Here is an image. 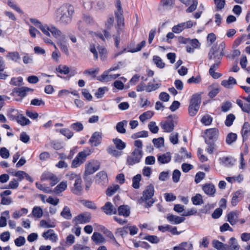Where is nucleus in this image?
<instances>
[{
    "mask_svg": "<svg viewBox=\"0 0 250 250\" xmlns=\"http://www.w3.org/2000/svg\"><path fill=\"white\" fill-rule=\"evenodd\" d=\"M29 21L33 24L39 28L44 35L50 37L51 33L57 40V43L61 51L67 56L69 55L65 36L62 34L60 30L52 25L43 24L36 19L31 18Z\"/></svg>",
    "mask_w": 250,
    "mask_h": 250,
    "instance_id": "f257e3e1",
    "label": "nucleus"
},
{
    "mask_svg": "<svg viewBox=\"0 0 250 250\" xmlns=\"http://www.w3.org/2000/svg\"><path fill=\"white\" fill-rule=\"evenodd\" d=\"M74 12V7L72 6H62L58 9L54 15V18L56 22H61L68 24L71 21L72 16Z\"/></svg>",
    "mask_w": 250,
    "mask_h": 250,
    "instance_id": "f03ea898",
    "label": "nucleus"
},
{
    "mask_svg": "<svg viewBox=\"0 0 250 250\" xmlns=\"http://www.w3.org/2000/svg\"><path fill=\"white\" fill-rule=\"evenodd\" d=\"M154 194V188L152 185L147 186L143 191V196L141 197L140 201L145 203L146 208L151 207L154 203L153 198Z\"/></svg>",
    "mask_w": 250,
    "mask_h": 250,
    "instance_id": "7ed1b4c3",
    "label": "nucleus"
},
{
    "mask_svg": "<svg viewBox=\"0 0 250 250\" xmlns=\"http://www.w3.org/2000/svg\"><path fill=\"white\" fill-rule=\"evenodd\" d=\"M91 154V151L88 148L79 152L76 157L72 161L71 167L72 168H77L80 167L85 162L87 157L89 156Z\"/></svg>",
    "mask_w": 250,
    "mask_h": 250,
    "instance_id": "20e7f679",
    "label": "nucleus"
},
{
    "mask_svg": "<svg viewBox=\"0 0 250 250\" xmlns=\"http://www.w3.org/2000/svg\"><path fill=\"white\" fill-rule=\"evenodd\" d=\"M143 152L142 150L134 149L128 155L126 159V164L129 166H133L140 162L142 159Z\"/></svg>",
    "mask_w": 250,
    "mask_h": 250,
    "instance_id": "39448f33",
    "label": "nucleus"
},
{
    "mask_svg": "<svg viewBox=\"0 0 250 250\" xmlns=\"http://www.w3.org/2000/svg\"><path fill=\"white\" fill-rule=\"evenodd\" d=\"M100 168V163L95 160H91L87 162L85 165V171L84 175L85 176L91 175L99 170Z\"/></svg>",
    "mask_w": 250,
    "mask_h": 250,
    "instance_id": "423d86ee",
    "label": "nucleus"
},
{
    "mask_svg": "<svg viewBox=\"0 0 250 250\" xmlns=\"http://www.w3.org/2000/svg\"><path fill=\"white\" fill-rule=\"evenodd\" d=\"M83 23L86 24L88 26L94 29H97L98 28V24L94 21L92 17L89 15H83V21H80L78 22L77 24L80 29L83 27Z\"/></svg>",
    "mask_w": 250,
    "mask_h": 250,
    "instance_id": "0eeeda50",
    "label": "nucleus"
},
{
    "mask_svg": "<svg viewBox=\"0 0 250 250\" xmlns=\"http://www.w3.org/2000/svg\"><path fill=\"white\" fill-rule=\"evenodd\" d=\"M116 7L117 11L115 12V14L117 20V26L119 28H121L124 25V18L121 2L120 0H116Z\"/></svg>",
    "mask_w": 250,
    "mask_h": 250,
    "instance_id": "6e6552de",
    "label": "nucleus"
},
{
    "mask_svg": "<svg viewBox=\"0 0 250 250\" xmlns=\"http://www.w3.org/2000/svg\"><path fill=\"white\" fill-rule=\"evenodd\" d=\"M160 126L164 131L167 133L171 132L174 128L175 123L171 116H168L167 120L160 123Z\"/></svg>",
    "mask_w": 250,
    "mask_h": 250,
    "instance_id": "1a4fd4ad",
    "label": "nucleus"
},
{
    "mask_svg": "<svg viewBox=\"0 0 250 250\" xmlns=\"http://www.w3.org/2000/svg\"><path fill=\"white\" fill-rule=\"evenodd\" d=\"M186 50L189 53H193L196 49L200 48L201 43L196 39L186 40Z\"/></svg>",
    "mask_w": 250,
    "mask_h": 250,
    "instance_id": "9d476101",
    "label": "nucleus"
},
{
    "mask_svg": "<svg viewBox=\"0 0 250 250\" xmlns=\"http://www.w3.org/2000/svg\"><path fill=\"white\" fill-rule=\"evenodd\" d=\"M41 180L42 181L50 180V185L52 187L56 185L59 181L58 177L49 171L44 172L41 175Z\"/></svg>",
    "mask_w": 250,
    "mask_h": 250,
    "instance_id": "9b49d317",
    "label": "nucleus"
},
{
    "mask_svg": "<svg viewBox=\"0 0 250 250\" xmlns=\"http://www.w3.org/2000/svg\"><path fill=\"white\" fill-rule=\"evenodd\" d=\"M91 215L88 213H83L79 214L74 218L72 220L73 223L75 225L79 224H86L89 223L91 220Z\"/></svg>",
    "mask_w": 250,
    "mask_h": 250,
    "instance_id": "f8f14e48",
    "label": "nucleus"
},
{
    "mask_svg": "<svg viewBox=\"0 0 250 250\" xmlns=\"http://www.w3.org/2000/svg\"><path fill=\"white\" fill-rule=\"evenodd\" d=\"M223 55V51H219L216 46L212 47L208 53L209 59L210 61H221Z\"/></svg>",
    "mask_w": 250,
    "mask_h": 250,
    "instance_id": "ddd939ff",
    "label": "nucleus"
},
{
    "mask_svg": "<svg viewBox=\"0 0 250 250\" xmlns=\"http://www.w3.org/2000/svg\"><path fill=\"white\" fill-rule=\"evenodd\" d=\"M219 133L218 129L216 128L206 129L205 132V141L206 139L209 140V141L216 140L218 138Z\"/></svg>",
    "mask_w": 250,
    "mask_h": 250,
    "instance_id": "4468645a",
    "label": "nucleus"
},
{
    "mask_svg": "<svg viewBox=\"0 0 250 250\" xmlns=\"http://www.w3.org/2000/svg\"><path fill=\"white\" fill-rule=\"evenodd\" d=\"M108 179L107 173L104 171H101L97 173L95 182L97 184L104 186L108 183Z\"/></svg>",
    "mask_w": 250,
    "mask_h": 250,
    "instance_id": "2eb2a0df",
    "label": "nucleus"
},
{
    "mask_svg": "<svg viewBox=\"0 0 250 250\" xmlns=\"http://www.w3.org/2000/svg\"><path fill=\"white\" fill-rule=\"evenodd\" d=\"M102 139V133L100 132H95L90 137L89 143L92 146H97L101 143Z\"/></svg>",
    "mask_w": 250,
    "mask_h": 250,
    "instance_id": "dca6fc26",
    "label": "nucleus"
},
{
    "mask_svg": "<svg viewBox=\"0 0 250 250\" xmlns=\"http://www.w3.org/2000/svg\"><path fill=\"white\" fill-rule=\"evenodd\" d=\"M244 191L239 189L232 194L231 204L233 206H236L244 197Z\"/></svg>",
    "mask_w": 250,
    "mask_h": 250,
    "instance_id": "f3484780",
    "label": "nucleus"
},
{
    "mask_svg": "<svg viewBox=\"0 0 250 250\" xmlns=\"http://www.w3.org/2000/svg\"><path fill=\"white\" fill-rule=\"evenodd\" d=\"M42 236L45 240H49L53 243H56L58 240V237L53 229H48L42 234Z\"/></svg>",
    "mask_w": 250,
    "mask_h": 250,
    "instance_id": "a211bd4d",
    "label": "nucleus"
},
{
    "mask_svg": "<svg viewBox=\"0 0 250 250\" xmlns=\"http://www.w3.org/2000/svg\"><path fill=\"white\" fill-rule=\"evenodd\" d=\"M146 43V41H143L140 43L137 44L136 48H131L132 45H135V43L134 42H132L127 45V47L125 50V51H127V52L130 53H135L138 52L145 46Z\"/></svg>",
    "mask_w": 250,
    "mask_h": 250,
    "instance_id": "6ab92c4d",
    "label": "nucleus"
},
{
    "mask_svg": "<svg viewBox=\"0 0 250 250\" xmlns=\"http://www.w3.org/2000/svg\"><path fill=\"white\" fill-rule=\"evenodd\" d=\"M167 219L170 223L174 225L179 224L185 220L184 217H180L170 213L167 215Z\"/></svg>",
    "mask_w": 250,
    "mask_h": 250,
    "instance_id": "aec40b11",
    "label": "nucleus"
},
{
    "mask_svg": "<svg viewBox=\"0 0 250 250\" xmlns=\"http://www.w3.org/2000/svg\"><path fill=\"white\" fill-rule=\"evenodd\" d=\"M236 84V80L232 77H229L228 79L223 80L221 83V85L227 89L232 88Z\"/></svg>",
    "mask_w": 250,
    "mask_h": 250,
    "instance_id": "412c9836",
    "label": "nucleus"
},
{
    "mask_svg": "<svg viewBox=\"0 0 250 250\" xmlns=\"http://www.w3.org/2000/svg\"><path fill=\"white\" fill-rule=\"evenodd\" d=\"M218 161L221 165L226 167H232L235 163V160L233 158L225 156L220 157Z\"/></svg>",
    "mask_w": 250,
    "mask_h": 250,
    "instance_id": "4be33fe9",
    "label": "nucleus"
},
{
    "mask_svg": "<svg viewBox=\"0 0 250 250\" xmlns=\"http://www.w3.org/2000/svg\"><path fill=\"white\" fill-rule=\"evenodd\" d=\"M214 63L211 65L210 69L209 70V72L210 75L214 78V79H218L221 76V74L219 73L215 72V71L217 69L219 66V65L221 61H214Z\"/></svg>",
    "mask_w": 250,
    "mask_h": 250,
    "instance_id": "5701e85b",
    "label": "nucleus"
},
{
    "mask_svg": "<svg viewBox=\"0 0 250 250\" xmlns=\"http://www.w3.org/2000/svg\"><path fill=\"white\" fill-rule=\"evenodd\" d=\"M161 85L162 84L160 81L156 82L154 79H153L152 82H150L147 83L146 91L147 92H151L152 91H155L159 89Z\"/></svg>",
    "mask_w": 250,
    "mask_h": 250,
    "instance_id": "b1692460",
    "label": "nucleus"
},
{
    "mask_svg": "<svg viewBox=\"0 0 250 250\" xmlns=\"http://www.w3.org/2000/svg\"><path fill=\"white\" fill-rule=\"evenodd\" d=\"M82 184V178L81 177H78L76 179L74 184V187L72 189V191L73 193L77 195L80 194L83 189Z\"/></svg>",
    "mask_w": 250,
    "mask_h": 250,
    "instance_id": "393cba45",
    "label": "nucleus"
},
{
    "mask_svg": "<svg viewBox=\"0 0 250 250\" xmlns=\"http://www.w3.org/2000/svg\"><path fill=\"white\" fill-rule=\"evenodd\" d=\"M5 57L8 60L14 62H19L21 60V56L18 51L8 52Z\"/></svg>",
    "mask_w": 250,
    "mask_h": 250,
    "instance_id": "a878e982",
    "label": "nucleus"
},
{
    "mask_svg": "<svg viewBox=\"0 0 250 250\" xmlns=\"http://www.w3.org/2000/svg\"><path fill=\"white\" fill-rule=\"evenodd\" d=\"M14 175L17 177L19 181L22 180L24 178H25L27 181L30 182H33V179L26 172L22 170H19L15 172Z\"/></svg>",
    "mask_w": 250,
    "mask_h": 250,
    "instance_id": "bb28decb",
    "label": "nucleus"
},
{
    "mask_svg": "<svg viewBox=\"0 0 250 250\" xmlns=\"http://www.w3.org/2000/svg\"><path fill=\"white\" fill-rule=\"evenodd\" d=\"M202 189L204 192L208 196H213L215 193L216 189L212 184H206L202 186Z\"/></svg>",
    "mask_w": 250,
    "mask_h": 250,
    "instance_id": "cd10ccee",
    "label": "nucleus"
},
{
    "mask_svg": "<svg viewBox=\"0 0 250 250\" xmlns=\"http://www.w3.org/2000/svg\"><path fill=\"white\" fill-rule=\"evenodd\" d=\"M193 244L191 242H184L173 248V250H192Z\"/></svg>",
    "mask_w": 250,
    "mask_h": 250,
    "instance_id": "c85d7f7f",
    "label": "nucleus"
},
{
    "mask_svg": "<svg viewBox=\"0 0 250 250\" xmlns=\"http://www.w3.org/2000/svg\"><path fill=\"white\" fill-rule=\"evenodd\" d=\"M102 208L104 211L107 215L115 214L117 212L116 208L109 202H106Z\"/></svg>",
    "mask_w": 250,
    "mask_h": 250,
    "instance_id": "c756f323",
    "label": "nucleus"
},
{
    "mask_svg": "<svg viewBox=\"0 0 250 250\" xmlns=\"http://www.w3.org/2000/svg\"><path fill=\"white\" fill-rule=\"evenodd\" d=\"M241 133L243 140H247L250 133V124L248 122H245L242 126Z\"/></svg>",
    "mask_w": 250,
    "mask_h": 250,
    "instance_id": "7c9ffc66",
    "label": "nucleus"
},
{
    "mask_svg": "<svg viewBox=\"0 0 250 250\" xmlns=\"http://www.w3.org/2000/svg\"><path fill=\"white\" fill-rule=\"evenodd\" d=\"M158 161L161 164H165L169 163L171 159L170 153L167 152L158 156Z\"/></svg>",
    "mask_w": 250,
    "mask_h": 250,
    "instance_id": "2f4dec72",
    "label": "nucleus"
},
{
    "mask_svg": "<svg viewBox=\"0 0 250 250\" xmlns=\"http://www.w3.org/2000/svg\"><path fill=\"white\" fill-rule=\"evenodd\" d=\"M91 239L96 244L104 243L105 242V239L104 236L99 232H94Z\"/></svg>",
    "mask_w": 250,
    "mask_h": 250,
    "instance_id": "473e14b6",
    "label": "nucleus"
},
{
    "mask_svg": "<svg viewBox=\"0 0 250 250\" xmlns=\"http://www.w3.org/2000/svg\"><path fill=\"white\" fill-rule=\"evenodd\" d=\"M33 91L32 89L29 88L27 87H22L18 88L16 91V93H17L18 95L21 97L20 100L16 99V101L21 100V99L26 96L27 93L29 91Z\"/></svg>",
    "mask_w": 250,
    "mask_h": 250,
    "instance_id": "72a5a7b5",
    "label": "nucleus"
},
{
    "mask_svg": "<svg viewBox=\"0 0 250 250\" xmlns=\"http://www.w3.org/2000/svg\"><path fill=\"white\" fill-rule=\"evenodd\" d=\"M238 219V216L236 212L232 211L227 215V221L232 226L236 224Z\"/></svg>",
    "mask_w": 250,
    "mask_h": 250,
    "instance_id": "f704fd0d",
    "label": "nucleus"
},
{
    "mask_svg": "<svg viewBox=\"0 0 250 250\" xmlns=\"http://www.w3.org/2000/svg\"><path fill=\"white\" fill-rule=\"evenodd\" d=\"M67 187V182L62 181L54 188L53 192L56 194H59L64 191L66 189Z\"/></svg>",
    "mask_w": 250,
    "mask_h": 250,
    "instance_id": "c9c22d12",
    "label": "nucleus"
},
{
    "mask_svg": "<svg viewBox=\"0 0 250 250\" xmlns=\"http://www.w3.org/2000/svg\"><path fill=\"white\" fill-rule=\"evenodd\" d=\"M40 226L43 228H53L56 227V223L50 219L42 220L40 222Z\"/></svg>",
    "mask_w": 250,
    "mask_h": 250,
    "instance_id": "e433bc0d",
    "label": "nucleus"
},
{
    "mask_svg": "<svg viewBox=\"0 0 250 250\" xmlns=\"http://www.w3.org/2000/svg\"><path fill=\"white\" fill-rule=\"evenodd\" d=\"M16 121L21 126H25L31 124L30 121L28 118L21 114L17 115Z\"/></svg>",
    "mask_w": 250,
    "mask_h": 250,
    "instance_id": "4c0bfd02",
    "label": "nucleus"
},
{
    "mask_svg": "<svg viewBox=\"0 0 250 250\" xmlns=\"http://www.w3.org/2000/svg\"><path fill=\"white\" fill-rule=\"evenodd\" d=\"M28 212V209L23 208L21 210H16L12 213V217L15 219H18L22 216L27 214Z\"/></svg>",
    "mask_w": 250,
    "mask_h": 250,
    "instance_id": "58836bf2",
    "label": "nucleus"
},
{
    "mask_svg": "<svg viewBox=\"0 0 250 250\" xmlns=\"http://www.w3.org/2000/svg\"><path fill=\"white\" fill-rule=\"evenodd\" d=\"M119 215L124 217H127L130 214V208L127 206L122 205L118 208Z\"/></svg>",
    "mask_w": 250,
    "mask_h": 250,
    "instance_id": "ea45409f",
    "label": "nucleus"
},
{
    "mask_svg": "<svg viewBox=\"0 0 250 250\" xmlns=\"http://www.w3.org/2000/svg\"><path fill=\"white\" fill-rule=\"evenodd\" d=\"M7 5L12 9L20 14H23V12L21 8L19 6L18 4L14 0H7L6 1Z\"/></svg>",
    "mask_w": 250,
    "mask_h": 250,
    "instance_id": "a19ab883",
    "label": "nucleus"
},
{
    "mask_svg": "<svg viewBox=\"0 0 250 250\" xmlns=\"http://www.w3.org/2000/svg\"><path fill=\"white\" fill-rule=\"evenodd\" d=\"M127 125V121L126 120H123L117 123L116 128L117 131L121 134L125 133L126 130L125 127Z\"/></svg>",
    "mask_w": 250,
    "mask_h": 250,
    "instance_id": "79ce46f5",
    "label": "nucleus"
},
{
    "mask_svg": "<svg viewBox=\"0 0 250 250\" xmlns=\"http://www.w3.org/2000/svg\"><path fill=\"white\" fill-rule=\"evenodd\" d=\"M32 214L35 218H41L43 215L42 209L39 206H35L32 209Z\"/></svg>",
    "mask_w": 250,
    "mask_h": 250,
    "instance_id": "37998d69",
    "label": "nucleus"
},
{
    "mask_svg": "<svg viewBox=\"0 0 250 250\" xmlns=\"http://www.w3.org/2000/svg\"><path fill=\"white\" fill-rule=\"evenodd\" d=\"M6 217H9L8 210H5L1 213L0 217V227H4L7 225Z\"/></svg>",
    "mask_w": 250,
    "mask_h": 250,
    "instance_id": "c03bdc74",
    "label": "nucleus"
},
{
    "mask_svg": "<svg viewBox=\"0 0 250 250\" xmlns=\"http://www.w3.org/2000/svg\"><path fill=\"white\" fill-rule=\"evenodd\" d=\"M236 104L240 107L241 109L248 114L250 113V104H243V101L240 99L236 100Z\"/></svg>",
    "mask_w": 250,
    "mask_h": 250,
    "instance_id": "a18cd8bd",
    "label": "nucleus"
},
{
    "mask_svg": "<svg viewBox=\"0 0 250 250\" xmlns=\"http://www.w3.org/2000/svg\"><path fill=\"white\" fill-rule=\"evenodd\" d=\"M201 103V97L200 95L197 93L194 94L192 95L191 99L190 104L195 105L199 107Z\"/></svg>",
    "mask_w": 250,
    "mask_h": 250,
    "instance_id": "49530a36",
    "label": "nucleus"
},
{
    "mask_svg": "<svg viewBox=\"0 0 250 250\" xmlns=\"http://www.w3.org/2000/svg\"><path fill=\"white\" fill-rule=\"evenodd\" d=\"M153 62L156 66L159 68L162 69L165 67V62H163L161 58L158 56H153Z\"/></svg>",
    "mask_w": 250,
    "mask_h": 250,
    "instance_id": "de8ad7c7",
    "label": "nucleus"
},
{
    "mask_svg": "<svg viewBox=\"0 0 250 250\" xmlns=\"http://www.w3.org/2000/svg\"><path fill=\"white\" fill-rule=\"evenodd\" d=\"M116 68H110L108 71L104 72L101 76H99L97 79L101 82H107L110 81L109 75L108 73L109 71L114 70Z\"/></svg>",
    "mask_w": 250,
    "mask_h": 250,
    "instance_id": "09e8293b",
    "label": "nucleus"
},
{
    "mask_svg": "<svg viewBox=\"0 0 250 250\" xmlns=\"http://www.w3.org/2000/svg\"><path fill=\"white\" fill-rule=\"evenodd\" d=\"M154 113L151 111H147L145 112L139 116V119L141 122L144 123L146 120L150 119L153 116Z\"/></svg>",
    "mask_w": 250,
    "mask_h": 250,
    "instance_id": "8fccbe9b",
    "label": "nucleus"
},
{
    "mask_svg": "<svg viewBox=\"0 0 250 250\" xmlns=\"http://www.w3.org/2000/svg\"><path fill=\"white\" fill-rule=\"evenodd\" d=\"M237 138V135L234 133H229L226 136V142L229 145H230L235 142Z\"/></svg>",
    "mask_w": 250,
    "mask_h": 250,
    "instance_id": "3c124183",
    "label": "nucleus"
},
{
    "mask_svg": "<svg viewBox=\"0 0 250 250\" xmlns=\"http://www.w3.org/2000/svg\"><path fill=\"white\" fill-rule=\"evenodd\" d=\"M213 247L217 250H227V246L217 240L212 241Z\"/></svg>",
    "mask_w": 250,
    "mask_h": 250,
    "instance_id": "603ef678",
    "label": "nucleus"
},
{
    "mask_svg": "<svg viewBox=\"0 0 250 250\" xmlns=\"http://www.w3.org/2000/svg\"><path fill=\"white\" fill-rule=\"evenodd\" d=\"M108 90V88L106 86L100 87L95 93V96L97 99L102 98Z\"/></svg>",
    "mask_w": 250,
    "mask_h": 250,
    "instance_id": "864d4df0",
    "label": "nucleus"
},
{
    "mask_svg": "<svg viewBox=\"0 0 250 250\" xmlns=\"http://www.w3.org/2000/svg\"><path fill=\"white\" fill-rule=\"evenodd\" d=\"M116 235H119L122 237H124L128 234V228L127 226H125L122 228H118L115 232Z\"/></svg>",
    "mask_w": 250,
    "mask_h": 250,
    "instance_id": "5fc2aeb1",
    "label": "nucleus"
},
{
    "mask_svg": "<svg viewBox=\"0 0 250 250\" xmlns=\"http://www.w3.org/2000/svg\"><path fill=\"white\" fill-rule=\"evenodd\" d=\"M191 201L194 205H200L203 203V197L200 194H196L191 198Z\"/></svg>",
    "mask_w": 250,
    "mask_h": 250,
    "instance_id": "6e6d98bb",
    "label": "nucleus"
},
{
    "mask_svg": "<svg viewBox=\"0 0 250 250\" xmlns=\"http://www.w3.org/2000/svg\"><path fill=\"white\" fill-rule=\"evenodd\" d=\"M113 142H114L116 148L119 150H122L125 148L126 146L125 143L120 139L116 138L113 139Z\"/></svg>",
    "mask_w": 250,
    "mask_h": 250,
    "instance_id": "4d7b16f0",
    "label": "nucleus"
},
{
    "mask_svg": "<svg viewBox=\"0 0 250 250\" xmlns=\"http://www.w3.org/2000/svg\"><path fill=\"white\" fill-rule=\"evenodd\" d=\"M142 176L141 174H137L132 178V187L135 189H138L140 187V182L141 180Z\"/></svg>",
    "mask_w": 250,
    "mask_h": 250,
    "instance_id": "13d9d810",
    "label": "nucleus"
},
{
    "mask_svg": "<svg viewBox=\"0 0 250 250\" xmlns=\"http://www.w3.org/2000/svg\"><path fill=\"white\" fill-rule=\"evenodd\" d=\"M61 215L66 219H70L72 217L70 209L67 206L64 207L61 213Z\"/></svg>",
    "mask_w": 250,
    "mask_h": 250,
    "instance_id": "bf43d9fd",
    "label": "nucleus"
},
{
    "mask_svg": "<svg viewBox=\"0 0 250 250\" xmlns=\"http://www.w3.org/2000/svg\"><path fill=\"white\" fill-rule=\"evenodd\" d=\"M206 144L208 145V147L206 148V151L209 154H212L215 149L214 144L209 140L206 139Z\"/></svg>",
    "mask_w": 250,
    "mask_h": 250,
    "instance_id": "052dcab7",
    "label": "nucleus"
},
{
    "mask_svg": "<svg viewBox=\"0 0 250 250\" xmlns=\"http://www.w3.org/2000/svg\"><path fill=\"white\" fill-rule=\"evenodd\" d=\"M152 142L156 148H160L164 145V139L163 137L153 139Z\"/></svg>",
    "mask_w": 250,
    "mask_h": 250,
    "instance_id": "680f3d73",
    "label": "nucleus"
},
{
    "mask_svg": "<svg viewBox=\"0 0 250 250\" xmlns=\"http://www.w3.org/2000/svg\"><path fill=\"white\" fill-rule=\"evenodd\" d=\"M229 244L230 246V250H239V247L238 244L236 240V239L234 237H231L229 239Z\"/></svg>",
    "mask_w": 250,
    "mask_h": 250,
    "instance_id": "e2e57ef3",
    "label": "nucleus"
},
{
    "mask_svg": "<svg viewBox=\"0 0 250 250\" xmlns=\"http://www.w3.org/2000/svg\"><path fill=\"white\" fill-rule=\"evenodd\" d=\"M235 119V117L233 114H229L226 117L225 124L227 126H231Z\"/></svg>",
    "mask_w": 250,
    "mask_h": 250,
    "instance_id": "0e129e2a",
    "label": "nucleus"
},
{
    "mask_svg": "<svg viewBox=\"0 0 250 250\" xmlns=\"http://www.w3.org/2000/svg\"><path fill=\"white\" fill-rule=\"evenodd\" d=\"M60 132L67 139H70L73 136V133L69 129L64 128L60 129Z\"/></svg>",
    "mask_w": 250,
    "mask_h": 250,
    "instance_id": "69168bd1",
    "label": "nucleus"
},
{
    "mask_svg": "<svg viewBox=\"0 0 250 250\" xmlns=\"http://www.w3.org/2000/svg\"><path fill=\"white\" fill-rule=\"evenodd\" d=\"M181 172L178 169H175L172 172V178L174 183H177L179 182Z\"/></svg>",
    "mask_w": 250,
    "mask_h": 250,
    "instance_id": "338daca9",
    "label": "nucleus"
},
{
    "mask_svg": "<svg viewBox=\"0 0 250 250\" xmlns=\"http://www.w3.org/2000/svg\"><path fill=\"white\" fill-rule=\"evenodd\" d=\"M120 188L118 185H115L108 188L106 190V194L109 196L113 195Z\"/></svg>",
    "mask_w": 250,
    "mask_h": 250,
    "instance_id": "774afa93",
    "label": "nucleus"
}]
</instances>
